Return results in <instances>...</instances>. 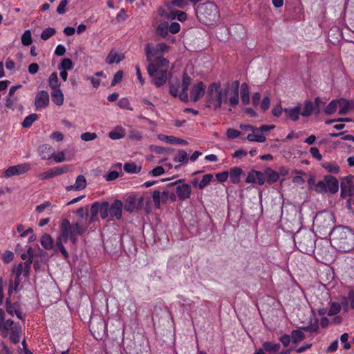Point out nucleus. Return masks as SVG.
<instances>
[{
	"label": "nucleus",
	"mask_w": 354,
	"mask_h": 354,
	"mask_svg": "<svg viewBox=\"0 0 354 354\" xmlns=\"http://www.w3.org/2000/svg\"><path fill=\"white\" fill-rule=\"evenodd\" d=\"M169 65V60L163 57H158L153 62L149 63L147 73L156 87L160 88L167 83Z\"/></svg>",
	"instance_id": "nucleus-1"
},
{
	"label": "nucleus",
	"mask_w": 354,
	"mask_h": 354,
	"mask_svg": "<svg viewBox=\"0 0 354 354\" xmlns=\"http://www.w3.org/2000/svg\"><path fill=\"white\" fill-rule=\"evenodd\" d=\"M196 13L198 19L206 24L216 22L220 17L218 8L210 1L198 5L196 8Z\"/></svg>",
	"instance_id": "nucleus-2"
},
{
	"label": "nucleus",
	"mask_w": 354,
	"mask_h": 354,
	"mask_svg": "<svg viewBox=\"0 0 354 354\" xmlns=\"http://www.w3.org/2000/svg\"><path fill=\"white\" fill-rule=\"evenodd\" d=\"M223 90L220 82H212L207 88L206 95V104L208 107H213L216 110L221 107L223 100Z\"/></svg>",
	"instance_id": "nucleus-3"
},
{
	"label": "nucleus",
	"mask_w": 354,
	"mask_h": 354,
	"mask_svg": "<svg viewBox=\"0 0 354 354\" xmlns=\"http://www.w3.org/2000/svg\"><path fill=\"white\" fill-rule=\"evenodd\" d=\"M62 226L69 225V234H71V243L76 244L77 242V236H83L88 230V223L84 219H77L73 224L67 218H64L61 221Z\"/></svg>",
	"instance_id": "nucleus-4"
},
{
	"label": "nucleus",
	"mask_w": 354,
	"mask_h": 354,
	"mask_svg": "<svg viewBox=\"0 0 354 354\" xmlns=\"http://www.w3.org/2000/svg\"><path fill=\"white\" fill-rule=\"evenodd\" d=\"M62 226L69 225V234H71V243L76 244L77 242V236H83L88 230V223L84 219H77L73 224L67 218H64L61 221Z\"/></svg>",
	"instance_id": "nucleus-5"
},
{
	"label": "nucleus",
	"mask_w": 354,
	"mask_h": 354,
	"mask_svg": "<svg viewBox=\"0 0 354 354\" xmlns=\"http://www.w3.org/2000/svg\"><path fill=\"white\" fill-rule=\"evenodd\" d=\"M185 179H179L167 185V188H174L178 201H185L189 199L192 194L191 185L185 183Z\"/></svg>",
	"instance_id": "nucleus-6"
},
{
	"label": "nucleus",
	"mask_w": 354,
	"mask_h": 354,
	"mask_svg": "<svg viewBox=\"0 0 354 354\" xmlns=\"http://www.w3.org/2000/svg\"><path fill=\"white\" fill-rule=\"evenodd\" d=\"M295 243L301 252L306 254L313 252L315 248V241L310 234H305L300 237L297 236L295 239Z\"/></svg>",
	"instance_id": "nucleus-7"
},
{
	"label": "nucleus",
	"mask_w": 354,
	"mask_h": 354,
	"mask_svg": "<svg viewBox=\"0 0 354 354\" xmlns=\"http://www.w3.org/2000/svg\"><path fill=\"white\" fill-rule=\"evenodd\" d=\"M239 82L234 81L230 85H227V88L225 89L224 94H227L230 91L232 92V95L230 98L224 100V102H228L229 104L233 107L236 106L239 102Z\"/></svg>",
	"instance_id": "nucleus-8"
},
{
	"label": "nucleus",
	"mask_w": 354,
	"mask_h": 354,
	"mask_svg": "<svg viewBox=\"0 0 354 354\" xmlns=\"http://www.w3.org/2000/svg\"><path fill=\"white\" fill-rule=\"evenodd\" d=\"M353 180V175H348L342 179L341 182V196L342 198L353 196L354 193Z\"/></svg>",
	"instance_id": "nucleus-9"
},
{
	"label": "nucleus",
	"mask_w": 354,
	"mask_h": 354,
	"mask_svg": "<svg viewBox=\"0 0 354 354\" xmlns=\"http://www.w3.org/2000/svg\"><path fill=\"white\" fill-rule=\"evenodd\" d=\"M143 203V198H137L136 196H129L125 200L124 205V210L132 213L142 207Z\"/></svg>",
	"instance_id": "nucleus-10"
},
{
	"label": "nucleus",
	"mask_w": 354,
	"mask_h": 354,
	"mask_svg": "<svg viewBox=\"0 0 354 354\" xmlns=\"http://www.w3.org/2000/svg\"><path fill=\"white\" fill-rule=\"evenodd\" d=\"M171 189V188H167L166 187V189L164 191H162V192H160L158 190H154L152 192L151 196L153 198V202L154 206L157 209L160 208L161 203L165 204L167 203V201L169 200V189Z\"/></svg>",
	"instance_id": "nucleus-11"
},
{
	"label": "nucleus",
	"mask_w": 354,
	"mask_h": 354,
	"mask_svg": "<svg viewBox=\"0 0 354 354\" xmlns=\"http://www.w3.org/2000/svg\"><path fill=\"white\" fill-rule=\"evenodd\" d=\"M321 100L319 97H316L315 100V104L310 100H306L304 102V106L303 111L301 112V115L304 117H309L313 112L316 114L319 113L320 111L319 107Z\"/></svg>",
	"instance_id": "nucleus-12"
},
{
	"label": "nucleus",
	"mask_w": 354,
	"mask_h": 354,
	"mask_svg": "<svg viewBox=\"0 0 354 354\" xmlns=\"http://www.w3.org/2000/svg\"><path fill=\"white\" fill-rule=\"evenodd\" d=\"M49 105V94L46 91L37 93L35 98V106L37 110L47 107Z\"/></svg>",
	"instance_id": "nucleus-13"
},
{
	"label": "nucleus",
	"mask_w": 354,
	"mask_h": 354,
	"mask_svg": "<svg viewBox=\"0 0 354 354\" xmlns=\"http://www.w3.org/2000/svg\"><path fill=\"white\" fill-rule=\"evenodd\" d=\"M30 169V165L27 163L9 167L4 171L5 177H11L15 175L24 174Z\"/></svg>",
	"instance_id": "nucleus-14"
},
{
	"label": "nucleus",
	"mask_w": 354,
	"mask_h": 354,
	"mask_svg": "<svg viewBox=\"0 0 354 354\" xmlns=\"http://www.w3.org/2000/svg\"><path fill=\"white\" fill-rule=\"evenodd\" d=\"M192 78L186 73L183 75L182 89L179 93V98L182 102H187L189 100L188 90L192 84Z\"/></svg>",
	"instance_id": "nucleus-15"
},
{
	"label": "nucleus",
	"mask_w": 354,
	"mask_h": 354,
	"mask_svg": "<svg viewBox=\"0 0 354 354\" xmlns=\"http://www.w3.org/2000/svg\"><path fill=\"white\" fill-rule=\"evenodd\" d=\"M69 225L62 226L60 223L59 235L56 239L55 248L64 246V243H66L69 240L71 241V234L68 232Z\"/></svg>",
	"instance_id": "nucleus-16"
},
{
	"label": "nucleus",
	"mask_w": 354,
	"mask_h": 354,
	"mask_svg": "<svg viewBox=\"0 0 354 354\" xmlns=\"http://www.w3.org/2000/svg\"><path fill=\"white\" fill-rule=\"evenodd\" d=\"M205 85L203 82L194 84L190 91V98L192 101L198 102L205 93Z\"/></svg>",
	"instance_id": "nucleus-17"
},
{
	"label": "nucleus",
	"mask_w": 354,
	"mask_h": 354,
	"mask_svg": "<svg viewBox=\"0 0 354 354\" xmlns=\"http://www.w3.org/2000/svg\"><path fill=\"white\" fill-rule=\"evenodd\" d=\"M124 204L119 200H115L113 203L109 205V215L111 217L115 218L117 220H120L122 216V208Z\"/></svg>",
	"instance_id": "nucleus-18"
},
{
	"label": "nucleus",
	"mask_w": 354,
	"mask_h": 354,
	"mask_svg": "<svg viewBox=\"0 0 354 354\" xmlns=\"http://www.w3.org/2000/svg\"><path fill=\"white\" fill-rule=\"evenodd\" d=\"M301 104L299 103L297 106L292 108H285L283 112L286 116L292 121H297L301 114Z\"/></svg>",
	"instance_id": "nucleus-19"
},
{
	"label": "nucleus",
	"mask_w": 354,
	"mask_h": 354,
	"mask_svg": "<svg viewBox=\"0 0 354 354\" xmlns=\"http://www.w3.org/2000/svg\"><path fill=\"white\" fill-rule=\"evenodd\" d=\"M86 187V180L83 175H79L75 180V183L73 185H68L66 187L68 192L72 190L80 191L84 189Z\"/></svg>",
	"instance_id": "nucleus-20"
},
{
	"label": "nucleus",
	"mask_w": 354,
	"mask_h": 354,
	"mask_svg": "<svg viewBox=\"0 0 354 354\" xmlns=\"http://www.w3.org/2000/svg\"><path fill=\"white\" fill-rule=\"evenodd\" d=\"M124 59V55L123 54L118 53L115 49H112L106 56L105 62L107 64H118Z\"/></svg>",
	"instance_id": "nucleus-21"
},
{
	"label": "nucleus",
	"mask_w": 354,
	"mask_h": 354,
	"mask_svg": "<svg viewBox=\"0 0 354 354\" xmlns=\"http://www.w3.org/2000/svg\"><path fill=\"white\" fill-rule=\"evenodd\" d=\"M145 53L146 59L149 63L153 62V57H156V58H157L158 57H161L159 55L158 52L156 50V46H154L151 43H148L145 45Z\"/></svg>",
	"instance_id": "nucleus-22"
},
{
	"label": "nucleus",
	"mask_w": 354,
	"mask_h": 354,
	"mask_svg": "<svg viewBox=\"0 0 354 354\" xmlns=\"http://www.w3.org/2000/svg\"><path fill=\"white\" fill-rule=\"evenodd\" d=\"M228 174L231 183L238 184L241 181V176L243 174V171L241 167H234L230 169Z\"/></svg>",
	"instance_id": "nucleus-23"
},
{
	"label": "nucleus",
	"mask_w": 354,
	"mask_h": 354,
	"mask_svg": "<svg viewBox=\"0 0 354 354\" xmlns=\"http://www.w3.org/2000/svg\"><path fill=\"white\" fill-rule=\"evenodd\" d=\"M327 189L331 194H335L339 189V182L337 179L332 176H328L325 178Z\"/></svg>",
	"instance_id": "nucleus-24"
},
{
	"label": "nucleus",
	"mask_w": 354,
	"mask_h": 354,
	"mask_svg": "<svg viewBox=\"0 0 354 354\" xmlns=\"http://www.w3.org/2000/svg\"><path fill=\"white\" fill-rule=\"evenodd\" d=\"M52 147L48 144H43L39 147V154L44 160H49L52 158Z\"/></svg>",
	"instance_id": "nucleus-25"
},
{
	"label": "nucleus",
	"mask_w": 354,
	"mask_h": 354,
	"mask_svg": "<svg viewBox=\"0 0 354 354\" xmlns=\"http://www.w3.org/2000/svg\"><path fill=\"white\" fill-rule=\"evenodd\" d=\"M51 99L54 104L61 106L64 103V96L61 89L52 90Z\"/></svg>",
	"instance_id": "nucleus-26"
},
{
	"label": "nucleus",
	"mask_w": 354,
	"mask_h": 354,
	"mask_svg": "<svg viewBox=\"0 0 354 354\" xmlns=\"http://www.w3.org/2000/svg\"><path fill=\"white\" fill-rule=\"evenodd\" d=\"M241 98L243 104L250 103V91L247 83H242L241 86Z\"/></svg>",
	"instance_id": "nucleus-27"
},
{
	"label": "nucleus",
	"mask_w": 354,
	"mask_h": 354,
	"mask_svg": "<svg viewBox=\"0 0 354 354\" xmlns=\"http://www.w3.org/2000/svg\"><path fill=\"white\" fill-rule=\"evenodd\" d=\"M40 243L46 250H51L53 248V240L48 234H44L40 239Z\"/></svg>",
	"instance_id": "nucleus-28"
},
{
	"label": "nucleus",
	"mask_w": 354,
	"mask_h": 354,
	"mask_svg": "<svg viewBox=\"0 0 354 354\" xmlns=\"http://www.w3.org/2000/svg\"><path fill=\"white\" fill-rule=\"evenodd\" d=\"M322 167L332 174H338L340 171L339 165L335 161L323 162Z\"/></svg>",
	"instance_id": "nucleus-29"
},
{
	"label": "nucleus",
	"mask_w": 354,
	"mask_h": 354,
	"mask_svg": "<svg viewBox=\"0 0 354 354\" xmlns=\"http://www.w3.org/2000/svg\"><path fill=\"white\" fill-rule=\"evenodd\" d=\"M263 348L268 353H277L279 351L281 345L279 343H272L271 342H265L262 344Z\"/></svg>",
	"instance_id": "nucleus-30"
},
{
	"label": "nucleus",
	"mask_w": 354,
	"mask_h": 354,
	"mask_svg": "<svg viewBox=\"0 0 354 354\" xmlns=\"http://www.w3.org/2000/svg\"><path fill=\"white\" fill-rule=\"evenodd\" d=\"M21 328L19 326H14L11 330H10L9 338L11 342L17 344L20 340Z\"/></svg>",
	"instance_id": "nucleus-31"
},
{
	"label": "nucleus",
	"mask_w": 354,
	"mask_h": 354,
	"mask_svg": "<svg viewBox=\"0 0 354 354\" xmlns=\"http://www.w3.org/2000/svg\"><path fill=\"white\" fill-rule=\"evenodd\" d=\"M48 85L52 90L60 89V84L56 72L52 73L48 77Z\"/></svg>",
	"instance_id": "nucleus-32"
},
{
	"label": "nucleus",
	"mask_w": 354,
	"mask_h": 354,
	"mask_svg": "<svg viewBox=\"0 0 354 354\" xmlns=\"http://www.w3.org/2000/svg\"><path fill=\"white\" fill-rule=\"evenodd\" d=\"M169 18L171 19H177L178 21L183 22L187 19V14L185 12L178 10H171L169 13Z\"/></svg>",
	"instance_id": "nucleus-33"
},
{
	"label": "nucleus",
	"mask_w": 354,
	"mask_h": 354,
	"mask_svg": "<svg viewBox=\"0 0 354 354\" xmlns=\"http://www.w3.org/2000/svg\"><path fill=\"white\" fill-rule=\"evenodd\" d=\"M125 136V130L120 127L109 133V137L112 140H119Z\"/></svg>",
	"instance_id": "nucleus-34"
},
{
	"label": "nucleus",
	"mask_w": 354,
	"mask_h": 354,
	"mask_svg": "<svg viewBox=\"0 0 354 354\" xmlns=\"http://www.w3.org/2000/svg\"><path fill=\"white\" fill-rule=\"evenodd\" d=\"M301 328L299 330H293L291 332L292 342L295 344L302 341L305 338V334L303 333Z\"/></svg>",
	"instance_id": "nucleus-35"
},
{
	"label": "nucleus",
	"mask_w": 354,
	"mask_h": 354,
	"mask_svg": "<svg viewBox=\"0 0 354 354\" xmlns=\"http://www.w3.org/2000/svg\"><path fill=\"white\" fill-rule=\"evenodd\" d=\"M6 306L7 313L12 316L15 314V310L19 308L20 305L17 302L12 303L10 301V297H7L6 299Z\"/></svg>",
	"instance_id": "nucleus-36"
},
{
	"label": "nucleus",
	"mask_w": 354,
	"mask_h": 354,
	"mask_svg": "<svg viewBox=\"0 0 354 354\" xmlns=\"http://www.w3.org/2000/svg\"><path fill=\"white\" fill-rule=\"evenodd\" d=\"M37 119L38 115L37 113H31L24 118V121L22 122V127L24 128H29Z\"/></svg>",
	"instance_id": "nucleus-37"
},
{
	"label": "nucleus",
	"mask_w": 354,
	"mask_h": 354,
	"mask_svg": "<svg viewBox=\"0 0 354 354\" xmlns=\"http://www.w3.org/2000/svg\"><path fill=\"white\" fill-rule=\"evenodd\" d=\"M189 158L187 152L183 149H180L178 151L177 156L174 158V161L175 162H180L183 164H187L188 162Z\"/></svg>",
	"instance_id": "nucleus-38"
},
{
	"label": "nucleus",
	"mask_w": 354,
	"mask_h": 354,
	"mask_svg": "<svg viewBox=\"0 0 354 354\" xmlns=\"http://www.w3.org/2000/svg\"><path fill=\"white\" fill-rule=\"evenodd\" d=\"M141 167H138L133 162H127L124 165V170L129 174H138L140 172Z\"/></svg>",
	"instance_id": "nucleus-39"
},
{
	"label": "nucleus",
	"mask_w": 354,
	"mask_h": 354,
	"mask_svg": "<svg viewBox=\"0 0 354 354\" xmlns=\"http://www.w3.org/2000/svg\"><path fill=\"white\" fill-rule=\"evenodd\" d=\"M20 284V279H15L14 281H10L9 283L8 294V297H10L13 292H17L19 290V286Z\"/></svg>",
	"instance_id": "nucleus-40"
},
{
	"label": "nucleus",
	"mask_w": 354,
	"mask_h": 354,
	"mask_svg": "<svg viewBox=\"0 0 354 354\" xmlns=\"http://www.w3.org/2000/svg\"><path fill=\"white\" fill-rule=\"evenodd\" d=\"M100 214L102 219H106L109 214V203L103 201L100 203Z\"/></svg>",
	"instance_id": "nucleus-41"
},
{
	"label": "nucleus",
	"mask_w": 354,
	"mask_h": 354,
	"mask_svg": "<svg viewBox=\"0 0 354 354\" xmlns=\"http://www.w3.org/2000/svg\"><path fill=\"white\" fill-rule=\"evenodd\" d=\"M339 101L336 100H332L325 108L324 113L326 115H332L335 113L337 109Z\"/></svg>",
	"instance_id": "nucleus-42"
},
{
	"label": "nucleus",
	"mask_w": 354,
	"mask_h": 354,
	"mask_svg": "<svg viewBox=\"0 0 354 354\" xmlns=\"http://www.w3.org/2000/svg\"><path fill=\"white\" fill-rule=\"evenodd\" d=\"M266 174H267L268 183L272 184V183L278 181V180L279 178V176L277 171H275L271 169H268Z\"/></svg>",
	"instance_id": "nucleus-43"
},
{
	"label": "nucleus",
	"mask_w": 354,
	"mask_h": 354,
	"mask_svg": "<svg viewBox=\"0 0 354 354\" xmlns=\"http://www.w3.org/2000/svg\"><path fill=\"white\" fill-rule=\"evenodd\" d=\"M213 178H214V176H213V174H205L203 176L202 180L199 182L198 189L201 190L203 189L205 187H207L210 183V182L212 180Z\"/></svg>",
	"instance_id": "nucleus-44"
},
{
	"label": "nucleus",
	"mask_w": 354,
	"mask_h": 354,
	"mask_svg": "<svg viewBox=\"0 0 354 354\" xmlns=\"http://www.w3.org/2000/svg\"><path fill=\"white\" fill-rule=\"evenodd\" d=\"M180 87V82L178 80H177L175 84L169 83V94L174 97H179L178 90Z\"/></svg>",
	"instance_id": "nucleus-45"
},
{
	"label": "nucleus",
	"mask_w": 354,
	"mask_h": 354,
	"mask_svg": "<svg viewBox=\"0 0 354 354\" xmlns=\"http://www.w3.org/2000/svg\"><path fill=\"white\" fill-rule=\"evenodd\" d=\"M21 43L24 46H28L32 43V35L30 30H26L21 36Z\"/></svg>",
	"instance_id": "nucleus-46"
},
{
	"label": "nucleus",
	"mask_w": 354,
	"mask_h": 354,
	"mask_svg": "<svg viewBox=\"0 0 354 354\" xmlns=\"http://www.w3.org/2000/svg\"><path fill=\"white\" fill-rule=\"evenodd\" d=\"M73 62L72 60L69 58H64L62 60L60 64L59 65V69L63 71H69L73 68Z\"/></svg>",
	"instance_id": "nucleus-47"
},
{
	"label": "nucleus",
	"mask_w": 354,
	"mask_h": 354,
	"mask_svg": "<svg viewBox=\"0 0 354 354\" xmlns=\"http://www.w3.org/2000/svg\"><path fill=\"white\" fill-rule=\"evenodd\" d=\"M17 101L18 99L17 97L6 96L5 106L9 109L15 110Z\"/></svg>",
	"instance_id": "nucleus-48"
},
{
	"label": "nucleus",
	"mask_w": 354,
	"mask_h": 354,
	"mask_svg": "<svg viewBox=\"0 0 354 354\" xmlns=\"http://www.w3.org/2000/svg\"><path fill=\"white\" fill-rule=\"evenodd\" d=\"M341 310L340 304L337 302H332L330 308L327 313L328 315L331 317L336 315Z\"/></svg>",
	"instance_id": "nucleus-49"
},
{
	"label": "nucleus",
	"mask_w": 354,
	"mask_h": 354,
	"mask_svg": "<svg viewBox=\"0 0 354 354\" xmlns=\"http://www.w3.org/2000/svg\"><path fill=\"white\" fill-rule=\"evenodd\" d=\"M247 139L250 142H264L266 138L262 134L250 133L248 135Z\"/></svg>",
	"instance_id": "nucleus-50"
},
{
	"label": "nucleus",
	"mask_w": 354,
	"mask_h": 354,
	"mask_svg": "<svg viewBox=\"0 0 354 354\" xmlns=\"http://www.w3.org/2000/svg\"><path fill=\"white\" fill-rule=\"evenodd\" d=\"M158 33L162 36L165 37L167 35L169 30V24L167 22L161 23L157 28Z\"/></svg>",
	"instance_id": "nucleus-51"
},
{
	"label": "nucleus",
	"mask_w": 354,
	"mask_h": 354,
	"mask_svg": "<svg viewBox=\"0 0 354 354\" xmlns=\"http://www.w3.org/2000/svg\"><path fill=\"white\" fill-rule=\"evenodd\" d=\"M319 322L318 319H317L314 323H310L309 325L306 326H302L301 327V329L304 331H308L310 333H316L319 330Z\"/></svg>",
	"instance_id": "nucleus-52"
},
{
	"label": "nucleus",
	"mask_w": 354,
	"mask_h": 354,
	"mask_svg": "<svg viewBox=\"0 0 354 354\" xmlns=\"http://www.w3.org/2000/svg\"><path fill=\"white\" fill-rule=\"evenodd\" d=\"M56 33V30L53 28H47L44 29L41 34V38L43 40H48L50 37L53 36Z\"/></svg>",
	"instance_id": "nucleus-53"
},
{
	"label": "nucleus",
	"mask_w": 354,
	"mask_h": 354,
	"mask_svg": "<svg viewBox=\"0 0 354 354\" xmlns=\"http://www.w3.org/2000/svg\"><path fill=\"white\" fill-rule=\"evenodd\" d=\"M75 214L77 215V219H84L87 221L88 218V209L81 207L75 211Z\"/></svg>",
	"instance_id": "nucleus-54"
},
{
	"label": "nucleus",
	"mask_w": 354,
	"mask_h": 354,
	"mask_svg": "<svg viewBox=\"0 0 354 354\" xmlns=\"http://www.w3.org/2000/svg\"><path fill=\"white\" fill-rule=\"evenodd\" d=\"M55 176V175L54 173L53 168L50 169L49 170L44 171L43 173H41L38 175V178L41 180L50 179Z\"/></svg>",
	"instance_id": "nucleus-55"
},
{
	"label": "nucleus",
	"mask_w": 354,
	"mask_h": 354,
	"mask_svg": "<svg viewBox=\"0 0 354 354\" xmlns=\"http://www.w3.org/2000/svg\"><path fill=\"white\" fill-rule=\"evenodd\" d=\"M254 174L255 175V178H256L255 183H257L259 185H263L266 181V178H265L264 174L261 171H257V170L254 171Z\"/></svg>",
	"instance_id": "nucleus-56"
},
{
	"label": "nucleus",
	"mask_w": 354,
	"mask_h": 354,
	"mask_svg": "<svg viewBox=\"0 0 354 354\" xmlns=\"http://www.w3.org/2000/svg\"><path fill=\"white\" fill-rule=\"evenodd\" d=\"M118 104L122 109L130 110V111L133 110V108L131 106L129 100L126 97L121 98L118 101Z\"/></svg>",
	"instance_id": "nucleus-57"
},
{
	"label": "nucleus",
	"mask_w": 354,
	"mask_h": 354,
	"mask_svg": "<svg viewBox=\"0 0 354 354\" xmlns=\"http://www.w3.org/2000/svg\"><path fill=\"white\" fill-rule=\"evenodd\" d=\"M80 138L82 140L88 142L96 139L97 138V135L94 132H85L81 134Z\"/></svg>",
	"instance_id": "nucleus-58"
},
{
	"label": "nucleus",
	"mask_w": 354,
	"mask_h": 354,
	"mask_svg": "<svg viewBox=\"0 0 354 354\" xmlns=\"http://www.w3.org/2000/svg\"><path fill=\"white\" fill-rule=\"evenodd\" d=\"M55 176L67 173L69 171L68 165H62L53 167Z\"/></svg>",
	"instance_id": "nucleus-59"
},
{
	"label": "nucleus",
	"mask_w": 354,
	"mask_h": 354,
	"mask_svg": "<svg viewBox=\"0 0 354 354\" xmlns=\"http://www.w3.org/2000/svg\"><path fill=\"white\" fill-rule=\"evenodd\" d=\"M169 49L170 46L165 43H158L156 46V50L158 51L159 54L167 53Z\"/></svg>",
	"instance_id": "nucleus-60"
},
{
	"label": "nucleus",
	"mask_w": 354,
	"mask_h": 354,
	"mask_svg": "<svg viewBox=\"0 0 354 354\" xmlns=\"http://www.w3.org/2000/svg\"><path fill=\"white\" fill-rule=\"evenodd\" d=\"M158 138L161 140L162 142H164L165 143H169L171 145H174V136H167L164 134H159L158 136Z\"/></svg>",
	"instance_id": "nucleus-61"
},
{
	"label": "nucleus",
	"mask_w": 354,
	"mask_h": 354,
	"mask_svg": "<svg viewBox=\"0 0 354 354\" xmlns=\"http://www.w3.org/2000/svg\"><path fill=\"white\" fill-rule=\"evenodd\" d=\"M14 259V253L10 250L6 251L2 257V260L5 263L11 262Z\"/></svg>",
	"instance_id": "nucleus-62"
},
{
	"label": "nucleus",
	"mask_w": 354,
	"mask_h": 354,
	"mask_svg": "<svg viewBox=\"0 0 354 354\" xmlns=\"http://www.w3.org/2000/svg\"><path fill=\"white\" fill-rule=\"evenodd\" d=\"M315 189L317 192L324 193L327 191L326 181H319L315 185Z\"/></svg>",
	"instance_id": "nucleus-63"
},
{
	"label": "nucleus",
	"mask_w": 354,
	"mask_h": 354,
	"mask_svg": "<svg viewBox=\"0 0 354 354\" xmlns=\"http://www.w3.org/2000/svg\"><path fill=\"white\" fill-rule=\"evenodd\" d=\"M165 172V169L162 166H157L149 172V174L156 177L163 174Z\"/></svg>",
	"instance_id": "nucleus-64"
}]
</instances>
